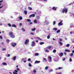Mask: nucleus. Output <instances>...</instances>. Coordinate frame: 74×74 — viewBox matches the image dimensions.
Masks as SVG:
<instances>
[{"label": "nucleus", "mask_w": 74, "mask_h": 74, "mask_svg": "<svg viewBox=\"0 0 74 74\" xmlns=\"http://www.w3.org/2000/svg\"><path fill=\"white\" fill-rule=\"evenodd\" d=\"M24 14L26 15L27 14V11L25 10L24 11Z\"/></svg>", "instance_id": "obj_24"}, {"label": "nucleus", "mask_w": 74, "mask_h": 74, "mask_svg": "<svg viewBox=\"0 0 74 74\" xmlns=\"http://www.w3.org/2000/svg\"><path fill=\"white\" fill-rule=\"evenodd\" d=\"M60 41H62V39H60Z\"/></svg>", "instance_id": "obj_61"}, {"label": "nucleus", "mask_w": 74, "mask_h": 74, "mask_svg": "<svg viewBox=\"0 0 74 74\" xmlns=\"http://www.w3.org/2000/svg\"><path fill=\"white\" fill-rule=\"evenodd\" d=\"M12 27H16V25L15 24H14L12 25Z\"/></svg>", "instance_id": "obj_22"}, {"label": "nucleus", "mask_w": 74, "mask_h": 74, "mask_svg": "<svg viewBox=\"0 0 74 74\" xmlns=\"http://www.w3.org/2000/svg\"><path fill=\"white\" fill-rule=\"evenodd\" d=\"M64 55H67V54H66V53L64 52Z\"/></svg>", "instance_id": "obj_63"}, {"label": "nucleus", "mask_w": 74, "mask_h": 74, "mask_svg": "<svg viewBox=\"0 0 74 74\" xmlns=\"http://www.w3.org/2000/svg\"><path fill=\"white\" fill-rule=\"evenodd\" d=\"M19 24L20 25H21H21H22V23H20Z\"/></svg>", "instance_id": "obj_57"}, {"label": "nucleus", "mask_w": 74, "mask_h": 74, "mask_svg": "<svg viewBox=\"0 0 74 74\" xmlns=\"http://www.w3.org/2000/svg\"><path fill=\"white\" fill-rule=\"evenodd\" d=\"M44 44V42H40V45H43V44Z\"/></svg>", "instance_id": "obj_16"}, {"label": "nucleus", "mask_w": 74, "mask_h": 74, "mask_svg": "<svg viewBox=\"0 0 74 74\" xmlns=\"http://www.w3.org/2000/svg\"><path fill=\"white\" fill-rule=\"evenodd\" d=\"M3 7V6L2 5L1 7H0V9L2 8Z\"/></svg>", "instance_id": "obj_54"}, {"label": "nucleus", "mask_w": 74, "mask_h": 74, "mask_svg": "<svg viewBox=\"0 0 74 74\" xmlns=\"http://www.w3.org/2000/svg\"><path fill=\"white\" fill-rule=\"evenodd\" d=\"M45 52H47V53L49 52V50L47 49L45 50Z\"/></svg>", "instance_id": "obj_21"}, {"label": "nucleus", "mask_w": 74, "mask_h": 74, "mask_svg": "<svg viewBox=\"0 0 74 74\" xmlns=\"http://www.w3.org/2000/svg\"><path fill=\"white\" fill-rule=\"evenodd\" d=\"M74 55V53H71L70 56L71 57L73 56V55Z\"/></svg>", "instance_id": "obj_28"}, {"label": "nucleus", "mask_w": 74, "mask_h": 74, "mask_svg": "<svg viewBox=\"0 0 74 74\" xmlns=\"http://www.w3.org/2000/svg\"><path fill=\"white\" fill-rule=\"evenodd\" d=\"M9 36H10V37L12 38H14L15 37V36L13 34V33L12 32H10L9 34Z\"/></svg>", "instance_id": "obj_1"}, {"label": "nucleus", "mask_w": 74, "mask_h": 74, "mask_svg": "<svg viewBox=\"0 0 74 74\" xmlns=\"http://www.w3.org/2000/svg\"><path fill=\"white\" fill-rule=\"evenodd\" d=\"M72 53H74V50H72Z\"/></svg>", "instance_id": "obj_55"}, {"label": "nucleus", "mask_w": 74, "mask_h": 74, "mask_svg": "<svg viewBox=\"0 0 74 74\" xmlns=\"http://www.w3.org/2000/svg\"><path fill=\"white\" fill-rule=\"evenodd\" d=\"M20 20H22V17L21 16H20L19 17Z\"/></svg>", "instance_id": "obj_30"}, {"label": "nucleus", "mask_w": 74, "mask_h": 74, "mask_svg": "<svg viewBox=\"0 0 74 74\" xmlns=\"http://www.w3.org/2000/svg\"><path fill=\"white\" fill-rule=\"evenodd\" d=\"M29 42V40L28 39H27L25 41V45H27V43H28Z\"/></svg>", "instance_id": "obj_3"}, {"label": "nucleus", "mask_w": 74, "mask_h": 74, "mask_svg": "<svg viewBox=\"0 0 74 74\" xmlns=\"http://www.w3.org/2000/svg\"><path fill=\"white\" fill-rule=\"evenodd\" d=\"M57 8L55 7L54 6L52 8L53 10H55V11H56V10Z\"/></svg>", "instance_id": "obj_12"}, {"label": "nucleus", "mask_w": 74, "mask_h": 74, "mask_svg": "<svg viewBox=\"0 0 74 74\" xmlns=\"http://www.w3.org/2000/svg\"><path fill=\"white\" fill-rule=\"evenodd\" d=\"M63 56V53H60V56L61 57H62V56Z\"/></svg>", "instance_id": "obj_13"}, {"label": "nucleus", "mask_w": 74, "mask_h": 74, "mask_svg": "<svg viewBox=\"0 0 74 74\" xmlns=\"http://www.w3.org/2000/svg\"><path fill=\"white\" fill-rule=\"evenodd\" d=\"M2 64L3 66H7V64L5 62H3L2 63Z\"/></svg>", "instance_id": "obj_10"}, {"label": "nucleus", "mask_w": 74, "mask_h": 74, "mask_svg": "<svg viewBox=\"0 0 74 74\" xmlns=\"http://www.w3.org/2000/svg\"><path fill=\"white\" fill-rule=\"evenodd\" d=\"M32 17H34V16H35V14H32Z\"/></svg>", "instance_id": "obj_31"}, {"label": "nucleus", "mask_w": 74, "mask_h": 74, "mask_svg": "<svg viewBox=\"0 0 74 74\" xmlns=\"http://www.w3.org/2000/svg\"><path fill=\"white\" fill-rule=\"evenodd\" d=\"M0 39H3V37L2 36L0 35Z\"/></svg>", "instance_id": "obj_40"}, {"label": "nucleus", "mask_w": 74, "mask_h": 74, "mask_svg": "<svg viewBox=\"0 0 74 74\" xmlns=\"http://www.w3.org/2000/svg\"><path fill=\"white\" fill-rule=\"evenodd\" d=\"M63 69V68L61 67H59L58 68V70H61Z\"/></svg>", "instance_id": "obj_23"}, {"label": "nucleus", "mask_w": 74, "mask_h": 74, "mask_svg": "<svg viewBox=\"0 0 74 74\" xmlns=\"http://www.w3.org/2000/svg\"><path fill=\"white\" fill-rule=\"evenodd\" d=\"M40 63V61H38L36 60L35 61L34 63L35 64H37V63Z\"/></svg>", "instance_id": "obj_8"}, {"label": "nucleus", "mask_w": 74, "mask_h": 74, "mask_svg": "<svg viewBox=\"0 0 74 74\" xmlns=\"http://www.w3.org/2000/svg\"><path fill=\"white\" fill-rule=\"evenodd\" d=\"M58 29L56 28H53V30H55V31H56Z\"/></svg>", "instance_id": "obj_17"}, {"label": "nucleus", "mask_w": 74, "mask_h": 74, "mask_svg": "<svg viewBox=\"0 0 74 74\" xmlns=\"http://www.w3.org/2000/svg\"><path fill=\"white\" fill-rule=\"evenodd\" d=\"M6 50V49L5 48H3L2 49V51H5Z\"/></svg>", "instance_id": "obj_38"}, {"label": "nucleus", "mask_w": 74, "mask_h": 74, "mask_svg": "<svg viewBox=\"0 0 74 74\" xmlns=\"http://www.w3.org/2000/svg\"><path fill=\"white\" fill-rule=\"evenodd\" d=\"M70 33L71 34H72V32H70Z\"/></svg>", "instance_id": "obj_64"}, {"label": "nucleus", "mask_w": 74, "mask_h": 74, "mask_svg": "<svg viewBox=\"0 0 74 74\" xmlns=\"http://www.w3.org/2000/svg\"><path fill=\"white\" fill-rule=\"evenodd\" d=\"M29 67H31L32 66V64H31L30 63L29 64Z\"/></svg>", "instance_id": "obj_34"}, {"label": "nucleus", "mask_w": 74, "mask_h": 74, "mask_svg": "<svg viewBox=\"0 0 74 74\" xmlns=\"http://www.w3.org/2000/svg\"><path fill=\"white\" fill-rule=\"evenodd\" d=\"M47 48L48 49H50V48H51V46H49L47 47Z\"/></svg>", "instance_id": "obj_37"}, {"label": "nucleus", "mask_w": 74, "mask_h": 74, "mask_svg": "<svg viewBox=\"0 0 74 74\" xmlns=\"http://www.w3.org/2000/svg\"><path fill=\"white\" fill-rule=\"evenodd\" d=\"M8 26H9L10 27H11V25L10 24H8Z\"/></svg>", "instance_id": "obj_42"}, {"label": "nucleus", "mask_w": 74, "mask_h": 74, "mask_svg": "<svg viewBox=\"0 0 74 74\" xmlns=\"http://www.w3.org/2000/svg\"><path fill=\"white\" fill-rule=\"evenodd\" d=\"M50 38V36L49 35H48L47 36V38L48 39H49Z\"/></svg>", "instance_id": "obj_27"}, {"label": "nucleus", "mask_w": 74, "mask_h": 74, "mask_svg": "<svg viewBox=\"0 0 74 74\" xmlns=\"http://www.w3.org/2000/svg\"><path fill=\"white\" fill-rule=\"evenodd\" d=\"M53 40H54V41H55V39L54 38H53Z\"/></svg>", "instance_id": "obj_62"}, {"label": "nucleus", "mask_w": 74, "mask_h": 74, "mask_svg": "<svg viewBox=\"0 0 74 74\" xmlns=\"http://www.w3.org/2000/svg\"><path fill=\"white\" fill-rule=\"evenodd\" d=\"M7 42H10V40H7Z\"/></svg>", "instance_id": "obj_48"}, {"label": "nucleus", "mask_w": 74, "mask_h": 74, "mask_svg": "<svg viewBox=\"0 0 74 74\" xmlns=\"http://www.w3.org/2000/svg\"><path fill=\"white\" fill-rule=\"evenodd\" d=\"M16 70L17 71H19V68H17Z\"/></svg>", "instance_id": "obj_51"}, {"label": "nucleus", "mask_w": 74, "mask_h": 74, "mask_svg": "<svg viewBox=\"0 0 74 74\" xmlns=\"http://www.w3.org/2000/svg\"><path fill=\"white\" fill-rule=\"evenodd\" d=\"M48 59L50 60H52V58H51V56H49L48 57Z\"/></svg>", "instance_id": "obj_11"}, {"label": "nucleus", "mask_w": 74, "mask_h": 74, "mask_svg": "<svg viewBox=\"0 0 74 74\" xmlns=\"http://www.w3.org/2000/svg\"><path fill=\"white\" fill-rule=\"evenodd\" d=\"M32 15H31L29 16V18H32Z\"/></svg>", "instance_id": "obj_50"}, {"label": "nucleus", "mask_w": 74, "mask_h": 74, "mask_svg": "<svg viewBox=\"0 0 74 74\" xmlns=\"http://www.w3.org/2000/svg\"><path fill=\"white\" fill-rule=\"evenodd\" d=\"M16 43H14L11 44L12 46L13 47H15V46H16Z\"/></svg>", "instance_id": "obj_4"}, {"label": "nucleus", "mask_w": 74, "mask_h": 74, "mask_svg": "<svg viewBox=\"0 0 74 74\" xmlns=\"http://www.w3.org/2000/svg\"><path fill=\"white\" fill-rule=\"evenodd\" d=\"M2 33H4V31H3Z\"/></svg>", "instance_id": "obj_60"}, {"label": "nucleus", "mask_w": 74, "mask_h": 74, "mask_svg": "<svg viewBox=\"0 0 74 74\" xmlns=\"http://www.w3.org/2000/svg\"><path fill=\"white\" fill-rule=\"evenodd\" d=\"M39 55V54H38V53H36L35 54V56H38V55Z\"/></svg>", "instance_id": "obj_33"}, {"label": "nucleus", "mask_w": 74, "mask_h": 74, "mask_svg": "<svg viewBox=\"0 0 74 74\" xmlns=\"http://www.w3.org/2000/svg\"><path fill=\"white\" fill-rule=\"evenodd\" d=\"M56 50L55 49L53 50V53H56Z\"/></svg>", "instance_id": "obj_14"}, {"label": "nucleus", "mask_w": 74, "mask_h": 74, "mask_svg": "<svg viewBox=\"0 0 74 74\" xmlns=\"http://www.w3.org/2000/svg\"><path fill=\"white\" fill-rule=\"evenodd\" d=\"M69 60L70 62H72V59H71V58H70L69 59Z\"/></svg>", "instance_id": "obj_47"}, {"label": "nucleus", "mask_w": 74, "mask_h": 74, "mask_svg": "<svg viewBox=\"0 0 74 74\" xmlns=\"http://www.w3.org/2000/svg\"><path fill=\"white\" fill-rule=\"evenodd\" d=\"M66 60V58H64L63 59H62V60L64 61V60Z\"/></svg>", "instance_id": "obj_49"}, {"label": "nucleus", "mask_w": 74, "mask_h": 74, "mask_svg": "<svg viewBox=\"0 0 74 74\" xmlns=\"http://www.w3.org/2000/svg\"><path fill=\"white\" fill-rule=\"evenodd\" d=\"M33 72L34 73H36V70L34 69L33 71Z\"/></svg>", "instance_id": "obj_35"}, {"label": "nucleus", "mask_w": 74, "mask_h": 74, "mask_svg": "<svg viewBox=\"0 0 74 74\" xmlns=\"http://www.w3.org/2000/svg\"><path fill=\"white\" fill-rule=\"evenodd\" d=\"M55 23H56V21H54L53 22V25H55Z\"/></svg>", "instance_id": "obj_36"}, {"label": "nucleus", "mask_w": 74, "mask_h": 74, "mask_svg": "<svg viewBox=\"0 0 74 74\" xmlns=\"http://www.w3.org/2000/svg\"><path fill=\"white\" fill-rule=\"evenodd\" d=\"M29 23H30V25H32V24H33V23H32V22H30Z\"/></svg>", "instance_id": "obj_52"}, {"label": "nucleus", "mask_w": 74, "mask_h": 74, "mask_svg": "<svg viewBox=\"0 0 74 74\" xmlns=\"http://www.w3.org/2000/svg\"><path fill=\"white\" fill-rule=\"evenodd\" d=\"M30 34H31V35H34V34L33 33H32V32Z\"/></svg>", "instance_id": "obj_44"}, {"label": "nucleus", "mask_w": 74, "mask_h": 74, "mask_svg": "<svg viewBox=\"0 0 74 74\" xmlns=\"http://www.w3.org/2000/svg\"><path fill=\"white\" fill-rule=\"evenodd\" d=\"M57 74H62V73L60 72V73H58Z\"/></svg>", "instance_id": "obj_53"}, {"label": "nucleus", "mask_w": 74, "mask_h": 74, "mask_svg": "<svg viewBox=\"0 0 74 74\" xmlns=\"http://www.w3.org/2000/svg\"><path fill=\"white\" fill-rule=\"evenodd\" d=\"M43 60H45V61H47V58H43Z\"/></svg>", "instance_id": "obj_39"}, {"label": "nucleus", "mask_w": 74, "mask_h": 74, "mask_svg": "<svg viewBox=\"0 0 74 74\" xmlns=\"http://www.w3.org/2000/svg\"><path fill=\"white\" fill-rule=\"evenodd\" d=\"M67 11H68V10H67V9L64 8L62 10V12H61L62 13H64L65 12V13H67Z\"/></svg>", "instance_id": "obj_2"}, {"label": "nucleus", "mask_w": 74, "mask_h": 74, "mask_svg": "<svg viewBox=\"0 0 74 74\" xmlns=\"http://www.w3.org/2000/svg\"><path fill=\"white\" fill-rule=\"evenodd\" d=\"M28 61H30L31 60V59L30 58H29L28 60Z\"/></svg>", "instance_id": "obj_46"}, {"label": "nucleus", "mask_w": 74, "mask_h": 74, "mask_svg": "<svg viewBox=\"0 0 74 74\" xmlns=\"http://www.w3.org/2000/svg\"><path fill=\"white\" fill-rule=\"evenodd\" d=\"M10 56V54H8V57H9V56Z\"/></svg>", "instance_id": "obj_59"}, {"label": "nucleus", "mask_w": 74, "mask_h": 74, "mask_svg": "<svg viewBox=\"0 0 74 74\" xmlns=\"http://www.w3.org/2000/svg\"><path fill=\"white\" fill-rule=\"evenodd\" d=\"M16 56H14L13 59V60H16Z\"/></svg>", "instance_id": "obj_20"}, {"label": "nucleus", "mask_w": 74, "mask_h": 74, "mask_svg": "<svg viewBox=\"0 0 74 74\" xmlns=\"http://www.w3.org/2000/svg\"><path fill=\"white\" fill-rule=\"evenodd\" d=\"M35 30H36V28H34L33 29H32V31H35Z\"/></svg>", "instance_id": "obj_29"}, {"label": "nucleus", "mask_w": 74, "mask_h": 74, "mask_svg": "<svg viewBox=\"0 0 74 74\" xmlns=\"http://www.w3.org/2000/svg\"><path fill=\"white\" fill-rule=\"evenodd\" d=\"M27 21L28 22H30L31 21V20L30 19H27Z\"/></svg>", "instance_id": "obj_25"}, {"label": "nucleus", "mask_w": 74, "mask_h": 74, "mask_svg": "<svg viewBox=\"0 0 74 74\" xmlns=\"http://www.w3.org/2000/svg\"><path fill=\"white\" fill-rule=\"evenodd\" d=\"M48 67L47 66H46V67L45 68V70H48Z\"/></svg>", "instance_id": "obj_32"}, {"label": "nucleus", "mask_w": 74, "mask_h": 74, "mask_svg": "<svg viewBox=\"0 0 74 74\" xmlns=\"http://www.w3.org/2000/svg\"><path fill=\"white\" fill-rule=\"evenodd\" d=\"M62 21H61L58 24V26H62V25H63V23H62Z\"/></svg>", "instance_id": "obj_5"}, {"label": "nucleus", "mask_w": 74, "mask_h": 74, "mask_svg": "<svg viewBox=\"0 0 74 74\" xmlns=\"http://www.w3.org/2000/svg\"><path fill=\"white\" fill-rule=\"evenodd\" d=\"M28 8L29 10H32V8L30 7H28Z\"/></svg>", "instance_id": "obj_15"}, {"label": "nucleus", "mask_w": 74, "mask_h": 74, "mask_svg": "<svg viewBox=\"0 0 74 74\" xmlns=\"http://www.w3.org/2000/svg\"><path fill=\"white\" fill-rule=\"evenodd\" d=\"M60 32V30H57L56 31V32L57 33H59Z\"/></svg>", "instance_id": "obj_26"}, {"label": "nucleus", "mask_w": 74, "mask_h": 74, "mask_svg": "<svg viewBox=\"0 0 74 74\" xmlns=\"http://www.w3.org/2000/svg\"><path fill=\"white\" fill-rule=\"evenodd\" d=\"M3 0H1L0 1V3H2V2H3Z\"/></svg>", "instance_id": "obj_56"}, {"label": "nucleus", "mask_w": 74, "mask_h": 74, "mask_svg": "<svg viewBox=\"0 0 74 74\" xmlns=\"http://www.w3.org/2000/svg\"><path fill=\"white\" fill-rule=\"evenodd\" d=\"M66 47H70V44H67L66 45Z\"/></svg>", "instance_id": "obj_18"}, {"label": "nucleus", "mask_w": 74, "mask_h": 74, "mask_svg": "<svg viewBox=\"0 0 74 74\" xmlns=\"http://www.w3.org/2000/svg\"><path fill=\"white\" fill-rule=\"evenodd\" d=\"M34 22L35 23H37V20H36V19H35L34 21Z\"/></svg>", "instance_id": "obj_19"}, {"label": "nucleus", "mask_w": 74, "mask_h": 74, "mask_svg": "<svg viewBox=\"0 0 74 74\" xmlns=\"http://www.w3.org/2000/svg\"><path fill=\"white\" fill-rule=\"evenodd\" d=\"M60 45H63V43L62 42H60Z\"/></svg>", "instance_id": "obj_45"}, {"label": "nucleus", "mask_w": 74, "mask_h": 74, "mask_svg": "<svg viewBox=\"0 0 74 74\" xmlns=\"http://www.w3.org/2000/svg\"><path fill=\"white\" fill-rule=\"evenodd\" d=\"M37 38H38L39 40H41V39L38 38V37H37Z\"/></svg>", "instance_id": "obj_43"}, {"label": "nucleus", "mask_w": 74, "mask_h": 74, "mask_svg": "<svg viewBox=\"0 0 74 74\" xmlns=\"http://www.w3.org/2000/svg\"><path fill=\"white\" fill-rule=\"evenodd\" d=\"M35 43H34V41H33L32 43V47H34L35 46Z\"/></svg>", "instance_id": "obj_7"}, {"label": "nucleus", "mask_w": 74, "mask_h": 74, "mask_svg": "<svg viewBox=\"0 0 74 74\" xmlns=\"http://www.w3.org/2000/svg\"><path fill=\"white\" fill-rule=\"evenodd\" d=\"M23 62H24V63H26V60L24 61Z\"/></svg>", "instance_id": "obj_58"}, {"label": "nucleus", "mask_w": 74, "mask_h": 74, "mask_svg": "<svg viewBox=\"0 0 74 74\" xmlns=\"http://www.w3.org/2000/svg\"><path fill=\"white\" fill-rule=\"evenodd\" d=\"M65 52H70V50H68V49H65L64 50Z\"/></svg>", "instance_id": "obj_9"}, {"label": "nucleus", "mask_w": 74, "mask_h": 74, "mask_svg": "<svg viewBox=\"0 0 74 74\" xmlns=\"http://www.w3.org/2000/svg\"><path fill=\"white\" fill-rule=\"evenodd\" d=\"M22 29L23 30V32H25V29L24 28H22Z\"/></svg>", "instance_id": "obj_41"}, {"label": "nucleus", "mask_w": 74, "mask_h": 74, "mask_svg": "<svg viewBox=\"0 0 74 74\" xmlns=\"http://www.w3.org/2000/svg\"><path fill=\"white\" fill-rule=\"evenodd\" d=\"M18 71L16 70H15L14 72H13V74H18Z\"/></svg>", "instance_id": "obj_6"}]
</instances>
